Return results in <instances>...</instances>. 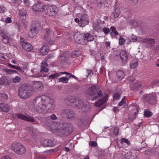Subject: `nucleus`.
Listing matches in <instances>:
<instances>
[{
  "label": "nucleus",
  "instance_id": "nucleus-41",
  "mask_svg": "<svg viewBox=\"0 0 159 159\" xmlns=\"http://www.w3.org/2000/svg\"><path fill=\"white\" fill-rule=\"evenodd\" d=\"M125 40L123 38L120 37L119 39V44L120 45H122L124 44Z\"/></svg>",
  "mask_w": 159,
  "mask_h": 159
},
{
  "label": "nucleus",
  "instance_id": "nucleus-57",
  "mask_svg": "<svg viewBox=\"0 0 159 159\" xmlns=\"http://www.w3.org/2000/svg\"><path fill=\"white\" fill-rule=\"evenodd\" d=\"M50 118L52 120H55L57 119V117L55 114H52L51 115Z\"/></svg>",
  "mask_w": 159,
  "mask_h": 159
},
{
  "label": "nucleus",
  "instance_id": "nucleus-32",
  "mask_svg": "<svg viewBox=\"0 0 159 159\" xmlns=\"http://www.w3.org/2000/svg\"><path fill=\"white\" fill-rule=\"evenodd\" d=\"M152 113L148 109H146L144 111V115L146 117H150L152 116Z\"/></svg>",
  "mask_w": 159,
  "mask_h": 159
},
{
  "label": "nucleus",
  "instance_id": "nucleus-64",
  "mask_svg": "<svg viewBox=\"0 0 159 159\" xmlns=\"http://www.w3.org/2000/svg\"><path fill=\"white\" fill-rule=\"evenodd\" d=\"M137 156L135 154L134 156H130L128 159H137Z\"/></svg>",
  "mask_w": 159,
  "mask_h": 159
},
{
  "label": "nucleus",
  "instance_id": "nucleus-47",
  "mask_svg": "<svg viewBox=\"0 0 159 159\" xmlns=\"http://www.w3.org/2000/svg\"><path fill=\"white\" fill-rule=\"evenodd\" d=\"M102 31L106 34H108L110 32V30L107 27H104L102 29Z\"/></svg>",
  "mask_w": 159,
  "mask_h": 159
},
{
  "label": "nucleus",
  "instance_id": "nucleus-50",
  "mask_svg": "<svg viewBox=\"0 0 159 159\" xmlns=\"http://www.w3.org/2000/svg\"><path fill=\"white\" fill-rule=\"evenodd\" d=\"M113 132L115 135H118L119 133V128L118 127H116L114 129Z\"/></svg>",
  "mask_w": 159,
  "mask_h": 159
},
{
  "label": "nucleus",
  "instance_id": "nucleus-16",
  "mask_svg": "<svg viewBox=\"0 0 159 159\" xmlns=\"http://www.w3.org/2000/svg\"><path fill=\"white\" fill-rule=\"evenodd\" d=\"M21 45L23 48L27 51L30 52L33 49V47L30 43L24 42Z\"/></svg>",
  "mask_w": 159,
  "mask_h": 159
},
{
  "label": "nucleus",
  "instance_id": "nucleus-59",
  "mask_svg": "<svg viewBox=\"0 0 159 159\" xmlns=\"http://www.w3.org/2000/svg\"><path fill=\"white\" fill-rule=\"evenodd\" d=\"M130 2L134 3V4H136L138 3V0H128Z\"/></svg>",
  "mask_w": 159,
  "mask_h": 159
},
{
  "label": "nucleus",
  "instance_id": "nucleus-55",
  "mask_svg": "<svg viewBox=\"0 0 159 159\" xmlns=\"http://www.w3.org/2000/svg\"><path fill=\"white\" fill-rule=\"evenodd\" d=\"M87 72L88 75V76H92L93 74V71L92 70H87Z\"/></svg>",
  "mask_w": 159,
  "mask_h": 159
},
{
  "label": "nucleus",
  "instance_id": "nucleus-12",
  "mask_svg": "<svg viewBox=\"0 0 159 159\" xmlns=\"http://www.w3.org/2000/svg\"><path fill=\"white\" fill-rule=\"evenodd\" d=\"M45 6L43 4V3L38 2L33 6V9L34 11L39 12L45 10Z\"/></svg>",
  "mask_w": 159,
  "mask_h": 159
},
{
  "label": "nucleus",
  "instance_id": "nucleus-25",
  "mask_svg": "<svg viewBox=\"0 0 159 159\" xmlns=\"http://www.w3.org/2000/svg\"><path fill=\"white\" fill-rule=\"evenodd\" d=\"M10 83V80L6 77H2L0 80V84L2 85H7Z\"/></svg>",
  "mask_w": 159,
  "mask_h": 159
},
{
  "label": "nucleus",
  "instance_id": "nucleus-8",
  "mask_svg": "<svg viewBox=\"0 0 159 159\" xmlns=\"http://www.w3.org/2000/svg\"><path fill=\"white\" fill-rule=\"evenodd\" d=\"M46 13L48 16H53L57 13V8L54 5H49L45 6Z\"/></svg>",
  "mask_w": 159,
  "mask_h": 159
},
{
  "label": "nucleus",
  "instance_id": "nucleus-43",
  "mask_svg": "<svg viewBox=\"0 0 159 159\" xmlns=\"http://www.w3.org/2000/svg\"><path fill=\"white\" fill-rule=\"evenodd\" d=\"M152 153V149L151 148L147 149L145 152V154L148 156L151 155Z\"/></svg>",
  "mask_w": 159,
  "mask_h": 159
},
{
  "label": "nucleus",
  "instance_id": "nucleus-38",
  "mask_svg": "<svg viewBox=\"0 0 159 159\" xmlns=\"http://www.w3.org/2000/svg\"><path fill=\"white\" fill-rule=\"evenodd\" d=\"M59 80L60 82H62L65 83H66L68 82L67 79L65 78V77H62L60 78L59 79Z\"/></svg>",
  "mask_w": 159,
  "mask_h": 159
},
{
  "label": "nucleus",
  "instance_id": "nucleus-39",
  "mask_svg": "<svg viewBox=\"0 0 159 159\" xmlns=\"http://www.w3.org/2000/svg\"><path fill=\"white\" fill-rule=\"evenodd\" d=\"M60 75V74L58 73H55L54 74H52L49 76V78L52 79H53L55 78H57Z\"/></svg>",
  "mask_w": 159,
  "mask_h": 159
},
{
  "label": "nucleus",
  "instance_id": "nucleus-7",
  "mask_svg": "<svg viewBox=\"0 0 159 159\" xmlns=\"http://www.w3.org/2000/svg\"><path fill=\"white\" fill-rule=\"evenodd\" d=\"M40 23L38 21H35L33 24L29 33L30 37H33L34 35L37 33L38 28L40 26Z\"/></svg>",
  "mask_w": 159,
  "mask_h": 159
},
{
  "label": "nucleus",
  "instance_id": "nucleus-30",
  "mask_svg": "<svg viewBox=\"0 0 159 159\" xmlns=\"http://www.w3.org/2000/svg\"><path fill=\"white\" fill-rule=\"evenodd\" d=\"M116 75L119 79L121 80L124 77L125 74L122 71L119 70L117 72Z\"/></svg>",
  "mask_w": 159,
  "mask_h": 159
},
{
  "label": "nucleus",
  "instance_id": "nucleus-58",
  "mask_svg": "<svg viewBox=\"0 0 159 159\" xmlns=\"http://www.w3.org/2000/svg\"><path fill=\"white\" fill-rule=\"evenodd\" d=\"M159 82V80L158 79H155L154 80L151 82V83L152 84L155 85L158 83Z\"/></svg>",
  "mask_w": 159,
  "mask_h": 159
},
{
  "label": "nucleus",
  "instance_id": "nucleus-15",
  "mask_svg": "<svg viewBox=\"0 0 159 159\" xmlns=\"http://www.w3.org/2000/svg\"><path fill=\"white\" fill-rule=\"evenodd\" d=\"M155 41L154 39L148 38L142 39L140 42L142 43H146L149 47H152L155 44Z\"/></svg>",
  "mask_w": 159,
  "mask_h": 159
},
{
  "label": "nucleus",
  "instance_id": "nucleus-21",
  "mask_svg": "<svg viewBox=\"0 0 159 159\" xmlns=\"http://www.w3.org/2000/svg\"><path fill=\"white\" fill-rule=\"evenodd\" d=\"M41 143L44 147H52L53 145L52 141L48 139H45Z\"/></svg>",
  "mask_w": 159,
  "mask_h": 159
},
{
  "label": "nucleus",
  "instance_id": "nucleus-52",
  "mask_svg": "<svg viewBox=\"0 0 159 159\" xmlns=\"http://www.w3.org/2000/svg\"><path fill=\"white\" fill-rule=\"evenodd\" d=\"M132 111L134 112V117L133 118L134 119L135 118L136 115L138 114V111L136 109H134L132 110Z\"/></svg>",
  "mask_w": 159,
  "mask_h": 159
},
{
  "label": "nucleus",
  "instance_id": "nucleus-11",
  "mask_svg": "<svg viewBox=\"0 0 159 159\" xmlns=\"http://www.w3.org/2000/svg\"><path fill=\"white\" fill-rule=\"evenodd\" d=\"M16 116L18 118L26 121L34 122L35 121L33 117L27 114L24 115L21 113H17Z\"/></svg>",
  "mask_w": 159,
  "mask_h": 159
},
{
  "label": "nucleus",
  "instance_id": "nucleus-20",
  "mask_svg": "<svg viewBox=\"0 0 159 159\" xmlns=\"http://www.w3.org/2000/svg\"><path fill=\"white\" fill-rule=\"evenodd\" d=\"M47 60L45 59L42 62V66L40 71L43 72H47L48 71V69L47 68L48 64L47 63Z\"/></svg>",
  "mask_w": 159,
  "mask_h": 159
},
{
  "label": "nucleus",
  "instance_id": "nucleus-19",
  "mask_svg": "<svg viewBox=\"0 0 159 159\" xmlns=\"http://www.w3.org/2000/svg\"><path fill=\"white\" fill-rule=\"evenodd\" d=\"M74 97L73 96H69L66 98L65 100V102L68 105H71L72 103L75 102L76 104V101Z\"/></svg>",
  "mask_w": 159,
  "mask_h": 159
},
{
  "label": "nucleus",
  "instance_id": "nucleus-29",
  "mask_svg": "<svg viewBox=\"0 0 159 159\" xmlns=\"http://www.w3.org/2000/svg\"><path fill=\"white\" fill-rule=\"evenodd\" d=\"M49 51V49L48 48L43 46L41 48L40 50V52L42 54V55H44L48 54Z\"/></svg>",
  "mask_w": 159,
  "mask_h": 159
},
{
  "label": "nucleus",
  "instance_id": "nucleus-28",
  "mask_svg": "<svg viewBox=\"0 0 159 159\" xmlns=\"http://www.w3.org/2000/svg\"><path fill=\"white\" fill-rule=\"evenodd\" d=\"M148 97L151 98L149 100L147 101V102H149L150 104L152 105H154L156 104V101L154 96L149 95H148Z\"/></svg>",
  "mask_w": 159,
  "mask_h": 159
},
{
  "label": "nucleus",
  "instance_id": "nucleus-60",
  "mask_svg": "<svg viewBox=\"0 0 159 159\" xmlns=\"http://www.w3.org/2000/svg\"><path fill=\"white\" fill-rule=\"evenodd\" d=\"M11 18L9 17L7 18L5 20V22L7 23H10L11 22Z\"/></svg>",
  "mask_w": 159,
  "mask_h": 159
},
{
  "label": "nucleus",
  "instance_id": "nucleus-36",
  "mask_svg": "<svg viewBox=\"0 0 159 159\" xmlns=\"http://www.w3.org/2000/svg\"><path fill=\"white\" fill-rule=\"evenodd\" d=\"M120 96V94L117 93H115L113 95V99L114 100H118L119 99Z\"/></svg>",
  "mask_w": 159,
  "mask_h": 159
},
{
  "label": "nucleus",
  "instance_id": "nucleus-31",
  "mask_svg": "<svg viewBox=\"0 0 159 159\" xmlns=\"http://www.w3.org/2000/svg\"><path fill=\"white\" fill-rule=\"evenodd\" d=\"M81 54L80 51H74L72 53V57L73 58H75L80 56Z\"/></svg>",
  "mask_w": 159,
  "mask_h": 159
},
{
  "label": "nucleus",
  "instance_id": "nucleus-44",
  "mask_svg": "<svg viewBox=\"0 0 159 159\" xmlns=\"http://www.w3.org/2000/svg\"><path fill=\"white\" fill-rule=\"evenodd\" d=\"M120 14V13L118 9H116L115 12L114 13V16L115 18L118 17Z\"/></svg>",
  "mask_w": 159,
  "mask_h": 159
},
{
  "label": "nucleus",
  "instance_id": "nucleus-49",
  "mask_svg": "<svg viewBox=\"0 0 159 159\" xmlns=\"http://www.w3.org/2000/svg\"><path fill=\"white\" fill-rule=\"evenodd\" d=\"M140 87V86L139 85H134L133 87L132 86H131L130 88H131V89H132V90H136L137 89H138Z\"/></svg>",
  "mask_w": 159,
  "mask_h": 159
},
{
  "label": "nucleus",
  "instance_id": "nucleus-33",
  "mask_svg": "<svg viewBox=\"0 0 159 159\" xmlns=\"http://www.w3.org/2000/svg\"><path fill=\"white\" fill-rule=\"evenodd\" d=\"M1 98L3 101H6L8 99V96L7 94L2 93L0 94Z\"/></svg>",
  "mask_w": 159,
  "mask_h": 159
},
{
  "label": "nucleus",
  "instance_id": "nucleus-51",
  "mask_svg": "<svg viewBox=\"0 0 159 159\" xmlns=\"http://www.w3.org/2000/svg\"><path fill=\"white\" fill-rule=\"evenodd\" d=\"M60 59L63 62L67 60V58L65 57L63 55L60 57Z\"/></svg>",
  "mask_w": 159,
  "mask_h": 159
},
{
  "label": "nucleus",
  "instance_id": "nucleus-17",
  "mask_svg": "<svg viewBox=\"0 0 159 159\" xmlns=\"http://www.w3.org/2000/svg\"><path fill=\"white\" fill-rule=\"evenodd\" d=\"M42 87V84L40 81H36L32 85V91H36L39 90Z\"/></svg>",
  "mask_w": 159,
  "mask_h": 159
},
{
  "label": "nucleus",
  "instance_id": "nucleus-22",
  "mask_svg": "<svg viewBox=\"0 0 159 159\" xmlns=\"http://www.w3.org/2000/svg\"><path fill=\"white\" fill-rule=\"evenodd\" d=\"M120 57L122 61L125 63L128 59V56L126 52L122 50L121 51L120 53Z\"/></svg>",
  "mask_w": 159,
  "mask_h": 159
},
{
  "label": "nucleus",
  "instance_id": "nucleus-1",
  "mask_svg": "<svg viewBox=\"0 0 159 159\" xmlns=\"http://www.w3.org/2000/svg\"><path fill=\"white\" fill-rule=\"evenodd\" d=\"M55 106L53 100L46 96H37L33 101V110L39 113L45 114L53 110Z\"/></svg>",
  "mask_w": 159,
  "mask_h": 159
},
{
  "label": "nucleus",
  "instance_id": "nucleus-2",
  "mask_svg": "<svg viewBox=\"0 0 159 159\" xmlns=\"http://www.w3.org/2000/svg\"><path fill=\"white\" fill-rule=\"evenodd\" d=\"M57 134L61 136H67L72 132L73 128L72 125L69 123H59L52 127Z\"/></svg>",
  "mask_w": 159,
  "mask_h": 159
},
{
  "label": "nucleus",
  "instance_id": "nucleus-14",
  "mask_svg": "<svg viewBox=\"0 0 159 159\" xmlns=\"http://www.w3.org/2000/svg\"><path fill=\"white\" fill-rule=\"evenodd\" d=\"M10 38L8 36L7 33L4 31L0 33V40H2L5 43H7L9 42Z\"/></svg>",
  "mask_w": 159,
  "mask_h": 159
},
{
  "label": "nucleus",
  "instance_id": "nucleus-53",
  "mask_svg": "<svg viewBox=\"0 0 159 159\" xmlns=\"http://www.w3.org/2000/svg\"><path fill=\"white\" fill-rule=\"evenodd\" d=\"M5 8L4 7L0 6V13H4L5 11Z\"/></svg>",
  "mask_w": 159,
  "mask_h": 159
},
{
  "label": "nucleus",
  "instance_id": "nucleus-10",
  "mask_svg": "<svg viewBox=\"0 0 159 159\" xmlns=\"http://www.w3.org/2000/svg\"><path fill=\"white\" fill-rule=\"evenodd\" d=\"M103 95L102 91L100 90V111L104 109L106 107L105 103L107 102L108 97L107 94H106L102 97Z\"/></svg>",
  "mask_w": 159,
  "mask_h": 159
},
{
  "label": "nucleus",
  "instance_id": "nucleus-54",
  "mask_svg": "<svg viewBox=\"0 0 159 159\" xmlns=\"http://www.w3.org/2000/svg\"><path fill=\"white\" fill-rule=\"evenodd\" d=\"M125 102V99L123 98L121 101L119 102L118 105L120 106L123 105Z\"/></svg>",
  "mask_w": 159,
  "mask_h": 159
},
{
  "label": "nucleus",
  "instance_id": "nucleus-35",
  "mask_svg": "<svg viewBox=\"0 0 159 159\" xmlns=\"http://www.w3.org/2000/svg\"><path fill=\"white\" fill-rule=\"evenodd\" d=\"M8 66H9L10 67L12 68H14V69H15L16 70H19V71H22V69L20 68V67H18V66H15L14 65H13L10 63H8Z\"/></svg>",
  "mask_w": 159,
  "mask_h": 159
},
{
  "label": "nucleus",
  "instance_id": "nucleus-23",
  "mask_svg": "<svg viewBox=\"0 0 159 159\" xmlns=\"http://www.w3.org/2000/svg\"><path fill=\"white\" fill-rule=\"evenodd\" d=\"M84 40L85 42H86V41H93L94 39V37L93 35L90 34V33H87L85 34L83 36Z\"/></svg>",
  "mask_w": 159,
  "mask_h": 159
},
{
  "label": "nucleus",
  "instance_id": "nucleus-6",
  "mask_svg": "<svg viewBox=\"0 0 159 159\" xmlns=\"http://www.w3.org/2000/svg\"><path fill=\"white\" fill-rule=\"evenodd\" d=\"M75 106L82 112L89 111L91 107L90 104L89 103H84L81 100L76 101Z\"/></svg>",
  "mask_w": 159,
  "mask_h": 159
},
{
  "label": "nucleus",
  "instance_id": "nucleus-48",
  "mask_svg": "<svg viewBox=\"0 0 159 159\" xmlns=\"http://www.w3.org/2000/svg\"><path fill=\"white\" fill-rule=\"evenodd\" d=\"M5 71L9 74H12V70L9 69L7 68H5L4 70Z\"/></svg>",
  "mask_w": 159,
  "mask_h": 159
},
{
  "label": "nucleus",
  "instance_id": "nucleus-45",
  "mask_svg": "<svg viewBox=\"0 0 159 159\" xmlns=\"http://www.w3.org/2000/svg\"><path fill=\"white\" fill-rule=\"evenodd\" d=\"M138 66V63L135 62L131 64L130 65V67L132 69H134L136 67Z\"/></svg>",
  "mask_w": 159,
  "mask_h": 159
},
{
  "label": "nucleus",
  "instance_id": "nucleus-56",
  "mask_svg": "<svg viewBox=\"0 0 159 159\" xmlns=\"http://www.w3.org/2000/svg\"><path fill=\"white\" fill-rule=\"evenodd\" d=\"M89 144L93 147H96L97 145L96 142L94 141H91Z\"/></svg>",
  "mask_w": 159,
  "mask_h": 159
},
{
  "label": "nucleus",
  "instance_id": "nucleus-42",
  "mask_svg": "<svg viewBox=\"0 0 159 159\" xmlns=\"http://www.w3.org/2000/svg\"><path fill=\"white\" fill-rule=\"evenodd\" d=\"M46 34L44 36V38L45 39L47 38L49 36L51 33V31L49 29H46L45 30Z\"/></svg>",
  "mask_w": 159,
  "mask_h": 159
},
{
  "label": "nucleus",
  "instance_id": "nucleus-46",
  "mask_svg": "<svg viewBox=\"0 0 159 159\" xmlns=\"http://www.w3.org/2000/svg\"><path fill=\"white\" fill-rule=\"evenodd\" d=\"M94 29L95 30L97 31L98 32L99 30V26L98 22H97V23L94 25Z\"/></svg>",
  "mask_w": 159,
  "mask_h": 159
},
{
  "label": "nucleus",
  "instance_id": "nucleus-26",
  "mask_svg": "<svg viewBox=\"0 0 159 159\" xmlns=\"http://www.w3.org/2000/svg\"><path fill=\"white\" fill-rule=\"evenodd\" d=\"M19 15L22 20H25L26 18V12L25 10L23 9L20 10Z\"/></svg>",
  "mask_w": 159,
  "mask_h": 159
},
{
  "label": "nucleus",
  "instance_id": "nucleus-62",
  "mask_svg": "<svg viewBox=\"0 0 159 159\" xmlns=\"http://www.w3.org/2000/svg\"><path fill=\"white\" fill-rule=\"evenodd\" d=\"M1 159H12L9 156H5L2 157Z\"/></svg>",
  "mask_w": 159,
  "mask_h": 159
},
{
  "label": "nucleus",
  "instance_id": "nucleus-63",
  "mask_svg": "<svg viewBox=\"0 0 159 159\" xmlns=\"http://www.w3.org/2000/svg\"><path fill=\"white\" fill-rule=\"evenodd\" d=\"M23 20V21H22V24L24 25L25 28H26L27 27V22L25 20Z\"/></svg>",
  "mask_w": 159,
  "mask_h": 159
},
{
  "label": "nucleus",
  "instance_id": "nucleus-4",
  "mask_svg": "<svg viewBox=\"0 0 159 159\" xmlns=\"http://www.w3.org/2000/svg\"><path fill=\"white\" fill-rule=\"evenodd\" d=\"M11 147L15 153L19 155L24 154L26 151L25 148L20 143H13L12 144Z\"/></svg>",
  "mask_w": 159,
  "mask_h": 159
},
{
  "label": "nucleus",
  "instance_id": "nucleus-27",
  "mask_svg": "<svg viewBox=\"0 0 159 159\" xmlns=\"http://www.w3.org/2000/svg\"><path fill=\"white\" fill-rule=\"evenodd\" d=\"M110 34L112 36L115 37L118 34V32L116 31L115 27L111 26L110 28Z\"/></svg>",
  "mask_w": 159,
  "mask_h": 159
},
{
  "label": "nucleus",
  "instance_id": "nucleus-13",
  "mask_svg": "<svg viewBox=\"0 0 159 159\" xmlns=\"http://www.w3.org/2000/svg\"><path fill=\"white\" fill-rule=\"evenodd\" d=\"M88 16L86 15L83 14L81 16L80 19V25L81 27H84L89 23Z\"/></svg>",
  "mask_w": 159,
  "mask_h": 159
},
{
  "label": "nucleus",
  "instance_id": "nucleus-37",
  "mask_svg": "<svg viewBox=\"0 0 159 159\" xmlns=\"http://www.w3.org/2000/svg\"><path fill=\"white\" fill-rule=\"evenodd\" d=\"M120 143H125L128 144V145H129L130 144V142L127 139L121 138L120 140Z\"/></svg>",
  "mask_w": 159,
  "mask_h": 159
},
{
  "label": "nucleus",
  "instance_id": "nucleus-40",
  "mask_svg": "<svg viewBox=\"0 0 159 159\" xmlns=\"http://www.w3.org/2000/svg\"><path fill=\"white\" fill-rule=\"evenodd\" d=\"M61 74H66L67 75L65 77V78L67 79L68 81L70 78V73H68L66 72H60Z\"/></svg>",
  "mask_w": 159,
  "mask_h": 159
},
{
  "label": "nucleus",
  "instance_id": "nucleus-61",
  "mask_svg": "<svg viewBox=\"0 0 159 159\" xmlns=\"http://www.w3.org/2000/svg\"><path fill=\"white\" fill-rule=\"evenodd\" d=\"M54 56L52 54H49L46 57V59H51Z\"/></svg>",
  "mask_w": 159,
  "mask_h": 159
},
{
  "label": "nucleus",
  "instance_id": "nucleus-9",
  "mask_svg": "<svg viewBox=\"0 0 159 159\" xmlns=\"http://www.w3.org/2000/svg\"><path fill=\"white\" fill-rule=\"evenodd\" d=\"M62 117H67L68 119L73 118L74 116V113L73 111L68 109H65L62 110L60 113Z\"/></svg>",
  "mask_w": 159,
  "mask_h": 159
},
{
  "label": "nucleus",
  "instance_id": "nucleus-5",
  "mask_svg": "<svg viewBox=\"0 0 159 159\" xmlns=\"http://www.w3.org/2000/svg\"><path fill=\"white\" fill-rule=\"evenodd\" d=\"M99 87L95 85L89 87L87 90L86 93L90 95L94 96V97L92 99V100H94L96 99L98 96H99Z\"/></svg>",
  "mask_w": 159,
  "mask_h": 159
},
{
  "label": "nucleus",
  "instance_id": "nucleus-24",
  "mask_svg": "<svg viewBox=\"0 0 159 159\" xmlns=\"http://www.w3.org/2000/svg\"><path fill=\"white\" fill-rule=\"evenodd\" d=\"M10 106L5 103L0 104V110L4 112H7L10 110Z\"/></svg>",
  "mask_w": 159,
  "mask_h": 159
},
{
  "label": "nucleus",
  "instance_id": "nucleus-18",
  "mask_svg": "<svg viewBox=\"0 0 159 159\" xmlns=\"http://www.w3.org/2000/svg\"><path fill=\"white\" fill-rule=\"evenodd\" d=\"M74 39L75 42L79 44H84L86 43V42H85L84 40L83 41L84 39L82 38V36L80 35L78 36L75 35Z\"/></svg>",
  "mask_w": 159,
  "mask_h": 159
},
{
  "label": "nucleus",
  "instance_id": "nucleus-3",
  "mask_svg": "<svg viewBox=\"0 0 159 159\" xmlns=\"http://www.w3.org/2000/svg\"><path fill=\"white\" fill-rule=\"evenodd\" d=\"M32 93V89L31 88L25 85L21 86L18 90L19 95L22 99L28 98Z\"/></svg>",
  "mask_w": 159,
  "mask_h": 159
},
{
  "label": "nucleus",
  "instance_id": "nucleus-34",
  "mask_svg": "<svg viewBox=\"0 0 159 159\" xmlns=\"http://www.w3.org/2000/svg\"><path fill=\"white\" fill-rule=\"evenodd\" d=\"M21 80V79L19 76H16L13 79L12 81L14 83L17 84Z\"/></svg>",
  "mask_w": 159,
  "mask_h": 159
}]
</instances>
